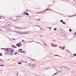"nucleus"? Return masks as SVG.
I'll use <instances>...</instances> for the list:
<instances>
[{
	"label": "nucleus",
	"mask_w": 76,
	"mask_h": 76,
	"mask_svg": "<svg viewBox=\"0 0 76 76\" xmlns=\"http://www.w3.org/2000/svg\"><path fill=\"white\" fill-rule=\"evenodd\" d=\"M69 32H72V29H70L69 30Z\"/></svg>",
	"instance_id": "obj_15"
},
{
	"label": "nucleus",
	"mask_w": 76,
	"mask_h": 76,
	"mask_svg": "<svg viewBox=\"0 0 76 76\" xmlns=\"http://www.w3.org/2000/svg\"><path fill=\"white\" fill-rule=\"evenodd\" d=\"M40 37H42V35H41Z\"/></svg>",
	"instance_id": "obj_26"
},
{
	"label": "nucleus",
	"mask_w": 76,
	"mask_h": 76,
	"mask_svg": "<svg viewBox=\"0 0 76 76\" xmlns=\"http://www.w3.org/2000/svg\"><path fill=\"white\" fill-rule=\"evenodd\" d=\"M22 44H21V43H19L16 44V45H17V47H20V46Z\"/></svg>",
	"instance_id": "obj_2"
},
{
	"label": "nucleus",
	"mask_w": 76,
	"mask_h": 76,
	"mask_svg": "<svg viewBox=\"0 0 76 76\" xmlns=\"http://www.w3.org/2000/svg\"><path fill=\"white\" fill-rule=\"evenodd\" d=\"M53 11V10L50 9H46V10H45L44 11Z\"/></svg>",
	"instance_id": "obj_3"
},
{
	"label": "nucleus",
	"mask_w": 76,
	"mask_h": 76,
	"mask_svg": "<svg viewBox=\"0 0 76 76\" xmlns=\"http://www.w3.org/2000/svg\"><path fill=\"white\" fill-rule=\"evenodd\" d=\"M57 75V73H56L55 74H54V75Z\"/></svg>",
	"instance_id": "obj_25"
},
{
	"label": "nucleus",
	"mask_w": 76,
	"mask_h": 76,
	"mask_svg": "<svg viewBox=\"0 0 76 76\" xmlns=\"http://www.w3.org/2000/svg\"><path fill=\"white\" fill-rule=\"evenodd\" d=\"M56 30H57V28H54V31H56Z\"/></svg>",
	"instance_id": "obj_14"
},
{
	"label": "nucleus",
	"mask_w": 76,
	"mask_h": 76,
	"mask_svg": "<svg viewBox=\"0 0 76 76\" xmlns=\"http://www.w3.org/2000/svg\"><path fill=\"white\" fill-rule=\"evenodd\" d=\"M13 40H15V39H13Z\"/></svg>",
	"instance_id": "obj_30"
},
{
	"label": "nucleus",
	"mask_w": 76,
	"mask_h": 76,
	"mask_svg": "<svg viewBox=\"0 0 76 76\" xmlns=\"http://www.w3.org/2000/svg\"><path fill=\"white\" fill-rule=\"evenodd\" d=\"M14 54H15V55L18 54V53H14Z\"/></svg>",
	"instance_id": "obj_12"
},
{
	"label": "nucleus",
	"mask_w": 76,
	"mask_h": 76,
	"mask_svg": "<svg viewBox=\"0 0 76 76\" xmlns=\"http://www.w3.org/2000/svg\"><path fill=\"white\" fill-rule=\"evenodd\" d=\"M74 56H76V54H74Z\"/></svg>",
	"instance_id": "obj_21"
},
{
	"label": "nucleus",
	"mask_w": 76,
	"mask_h": 76,
	"mask_svg": "<svg viewBox=\"0 0 76 76\" xmlns=\"http://www.w3.org/2000/svg\"><path fill=\"white\" fill-rule=\"evenodd\" d=\"M21 53H25V51H21Z\"/></svg>",
	"instance_id": "obj_19"
},
{
	"label": "nucleus",
	"mask_w": 76,
	"mask_h": 76,
	"mask_svg": "<svg viewBox=\"0 0 76 76\" xmlns=\"http://www.w3.org/2000/svg\"><path fill=\"white\" fill-rule=\"evenodd\" d=\"M17 33L18 34H28L29 32L28 31H26L24 32H20V31L17 32Z\"/></svg>",
	"instance_id": "obj_1"
},
{
	"label": "nucleus",
	"mask_w": 76,
	"mask_h": 76,
	"mask_svg": "<svg viewBox=\"0 0 76 76\" xmlns=\"http://www.w3.org/2000/svg\"><path fill=\"white\" fill-rule=\"evenodd\" d=\"M7 25H10L11 23H10V22H8L7 23Z\"/></svg>",
	"instance_id": "obj_6"
},
{
	"label": "nucleus",
	"mask_w": 76,
	"mask_h": 76,
	"mask_svg": "<svg viewBox=\"0 0 76 76\" xmlns=\"http://www.w3.org/2000/svg\"><path fill=\"white\" fill-rule=\"evenodd\" d=\"M72 16H73V15L68 16V17L69 18H71V17H72Z\"/></svg>",
	"instance_id": "obj_9"
},
{
	"label": "nucleus",
	"mask_w": 76,
	"mask_h": 76,
	"mask_svg": "<svg viewBox=\"0 0 76 76\" xmlns=\"http://www.w3.org/2000/svg\"><path fill=\"white\" fill-rule=\"evenodd\" d=\"M1 19V18H0V19Z\"/></svg>",
	"instance_id": "obj_34"
},
{
	"label": "nucleus",
	"mask_w": 76,
	"mask_h": 76,
	"mask_svg": "<svg viewBox=\"0 0 76 76\" xmlns=\"http://www.w3.org/2000/svg\"><path fill=\"white\" fill-rule=\"evenodd\" d=\"M0 66H1V67H3V66H4V65L3 64L0 65Z\"/></svg>",
	"instance_id": "obj_7"
},
{
	"label": "nucleus",
	"mask_w": 76,
	"mask_h": 76,
	"mask_svg": "<svg viewBox=\"0 0 76 76\" xmlns=\"http://www.w3.org/2000/svg\"><path fill=\"white\" fill-rule=\"evenodd\" d=\"M18 64H22V63L21 62H19L18 63Z\"/></svg>",
	"instance_id": "obj_10"
},
{
	"label": "nucleus",
	"mask_w": 76,
	"mask_h": 76,
	"mask_svg": "<svg viewBox=\"0 0 76 76\" xmlns=\"http://www.w3.org/2000/svg\"><path fill=\"white\" fill-rule=\"evenodd\" d=\"M6 50H7V51H9V49H8V48H7V49H6Z\"/></svg>",
	"instance_id": "obj_16"
},
{
	"label": "nucleus",
	"mask_w": 76,
	"mask_h": 76,
	"mask_svg": "<svg viewBox=\"0 0 76 76\" xmlns=\"http://www.w3.org/2000/svg\"><path fill=\"white\" fill-rule=\"evenodd\" d=\"M28 66H34V67H35V66H34V65H31V64H29Z\"/></svg>",
	"instance_id": "obj_5"
},
{
	"label": "nucleus",
	"mask_w": 76,
	"mask_h": 76,
	"mask_svg": "<svg viewBox=\"0 0 76 76\" xmlns=\"http://www.w3.org/2000/svg\"><path fill=\"white\" fill-rule=\"evenodd\" d=\"M63 24H64V25H65V24H66V23H65V22H63Z\"/></svg>",
	"instance_id": "obj_13"
},
{
	"label": "nucleus",
	"mask_w": 76,
	"mask_h": 76,
	"mask_svg": "<svg viewBox=\"0 0 76 76\" xmlns=\"http://www.w3.org/2000/svg\"><path fill=\"white\" fill-rule=\"evenodd\" d=\"M16 47H17L16 46H14V48H16Z\"/></svg>",
	"instance_id": "obj_20"
},
{
	"label": "nucleus",
	"mask_w": 76,
	"mask_h": 76,
	"mask_svg": "<svg viewBox=\"0 0 76 76\" xmlns=\"http://www.w3.org/2000/svg\"><path fill=\"white\" fill-rule=\"evenodd\" d=\"M12 47H15V45H12Z\"/></svg>",
	"instance_id": "obj_22"
},
{
	"label": "nucleus",
	"mask_w": 76,
	"mask_h": 76,
	"mask_svg": "<svg viewBox=\"0 0 76 76\" xmlns=\"http://www.w3.org/2000/svg\"><path fill=\"white\" fill-rule=\"evenodd\" d=\"M41 29H42V28H41Z\"/></svg>",
	"instance_id": "obj_33"
},
{
	"label": "nucleus",
	"mask_w": 76,
	"mask_h": 76,
	"mask_svg": "<svg viewBox=\"0 0 76 76\" xmlns=\"http://www.w3.org/2000/svg\"><path fill=\"white\" fill-rule=\"evenodd\" d=\"M29 11L28 10H26V12H28Z\"/></svg>",
	"instance_id": "obj_29"
},
{
	"label": "nucleus",
	"mask_w": 76,
	"mask_h": 76,
	"mask_svg": "<svg viewBox=\"0 0 76 76\" xmlns=\"http://www.w3.org/2000/svg\"><path fill=\"white\" fill-rule=\"evenodd\" d=\"M25 62L26 63H27V62L26 61H25Z\"/></svg>",
	"instance_id": "obj_28"
},
{
	"label": "nucleus",
	"mask_w": 76,
	"mask_h": 76,
	"mask_svg": "<svg viewBox=\"0 0 76 76\" xmlns=\"http://www.w3.org/2000/svg\"><path fill=\"white\" fill-rule=\"evenodd\" d=\"M59 48H61V47H59Z\"/></svg>",
	"instance_id": "obj_32"
},
{
	"label": "nucleus",
	"mask_w": 76,
	"mask_h": 76,
	"mask_svg": "<svg viewBox=\"0 0 76 76\" xmlns=\"http://www.w3.org/2000/svg\"><path fill=\"white\" fill-rule=\"evenodd\" d=\"M2 56V53H0V56Z\"/></svg>",
	"instance_id": "obj_18"
},
{
	"label": "nucleus",
	"mask_w": 76,
	"mask_h": 76,
	"mask_svg": "<svg viewBox=\"0 0 76 76\" xmlns=\"http://www.w3.org/2000/svg\"><path fill=\"white\" fill-rule=\"evenodd\" d=\"M64 48H65V47H64L61 48V49H62V50H63V49H64Z\"/></svg>",
	"instance_id": "obj_8"
},
{
	"label": "nucleus",
	"mask_w": 76,
	"mask_h": 76,
	"mask_svg": "<svg viewBox=\"0 0 76 76\" xmlns=\"http://www.w3.org/2000/svg\"><path fill=\"white\" fill-rule=\"evenodd\" d=\"M33 61H36V60H35L34 59H33Z\"/></svg>",
	"instance_id": "obj_27"
},
{
	"label": "nucleus",
	"mask_w": 76,
	"mask_h": 76,
	"mask_svg": "<svg viewBox=\"0 0 76 76\" xmlns=\"http://www.w3.org/2000/svg\"><path fill=\"white\" fill-rule=\"evenodd\" d=\"M25 14L27 16H29V14L27 12H26L25 13Z\"/></svg>",
	"instance_id": "obj_4"
},
{
	"label": "nucleus",
	"mask_w": 76,
	"mask_h": 76,
	"mask_svg": "<svg viewBox=\"0 0 76 76\" xmlns=\"http://www.w3.org/2000/svg\"><path fill=\"white\" fill-rule=\"evenodd\" d=\"M14 51L13 50H12L11 51V53H13Z\"/></svg>",
	"instance_id": "obj_11"
},
{
	"label": "nucleus",
	"mask_w": 76,
	"mask_h": 76,
	"mask_svg": "<svg viewBox=\"0 0 76 76\" xmlns=\"http://www.w3.org/2000/svg\"><path fill=\"white\" fill-rule=\"evenodd\" d=\"M0 60H1V61H3V60H1V59H0Z\"/></svg>",
	"instance_id": "obj_31"
},
{
	"label": "nucleus",
	"mask_w": 76,
	"mask_h": 76,
	"mask_svg": "<svg viewBox=\"0 0 76 76\" xmlns=\"http://www.w3.org/2000/svg\"><path fill=\"white\" fill-rule=\"evenodd\" d=\"M22 42H25V41H24V40H22Z\"/></svg>",
	"instance_id": "obj_24"
},
{
	"label": "nucleus",
	"mask_w": 76,
	"mask_h": 76,
	"mask_svg": "<svg viewBox=\"0 0 76 76\" xmlns=\"http://www.w3.org/2000/svg\"><path fill=\"white\" fill-rule=\"evenodd\" d=\"M61 22H63V21L62 20H61Z\"/></svg>",
	"instance_id": "obj_17"
},
{
	"label": "nucleus",
	"mask_w": 76,
	"mask_h": 76,
	"mask_svg": "<svg viewBox=\"0 0 76 76\" xmlns=\"http://www.w3.org/2000/svg\"><path fill=\"white\" fill-rule=\"evenodd\" d=\"M19 50H20V51H22V49H19Z\"/></svg>",
	"instance_id": "obj_23"
},
{
	"label": "nucleus",
	"mask_w": 76,
	"mask_h": 76,
	"mask_svg": "<svg viewBox=\"0 0 76 76\" xmlns=\"http://www.w3.org/2000/svg\"><path fill=\"white\" fill-rule=\"evenodd\" d=\"M54 46H55V45H54Z\"/></svg>",
	"instance_id": "obj_35"
}]
</instances>
